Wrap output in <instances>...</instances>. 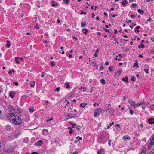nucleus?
Listing matches in <instances>:
<instances>
[{"label": "nucleus", "instance_id": "obj_1", "mask_svg": "<svg viewBox=\"0 0 154 154\" xmlns=\"http://www.w3.org/2000/svg\"><path fill=\"white\" fill-rule=\"evenodd\" d=\"M12 122L15 125H19L22 123V120L19 116L15 115L12 119Z\"/></svg>", "mask_w": 154, "mask_h": 154}, {"label": "nucleus", "instance_id": "obj_2", "mask_svg": "<svg viewBox=\"0 0 154 154\" xmlns=\"http://www.w3.org/2000/svg\"><path fill=\"white\" fill-rule=\"evenodd\" d=\"M104 112V111L103 109L99 108L95 110L94 112V116L95 117H97V116L103 114Z\"/></svg>", "mask_w": 154, "mask_h": 154}, {"label": "nucleus", "instance_id": "obj_3", "mask_svg": "<svg viewBox=\"0 0 154 154\" xmlns=\"http://www.w3.org/2000/svg\"><path fill=\"white\" fill-rule=\"evenodd\" d=\"M76 114H68L66 116V119L67 120L70 118H75L76 117Z\"/></svg>", "mask_w": 154, "mask_h": 154}, {"label": "nucleus", "instance_id": "obj_4", "mask_svg": "<svg viewBox=\"0 0 154 154\" xmlns=\"http://www.w3.org/2000/svg\"><path fill=\"white\" fill-rule=\"evenodd\" d=\"M154 144V135H153L152 137V138L151 140V141L148 145V149L150 148H151L152 146Z\"/></svg>", "mask_w": 154, "mask_h": 154}, {"label": "nucleus", "instance_id": "obj_5", "mask_svg": "<svg viewBox=\"0 0 154 154\" xmlns=\"http://www.w3.org/2000/svg\"><path fill=\"white\" fill-rule=\"evenodd\" d=\"M43 143V142L42 140H39L38 141L35 143L34 145L36 146H41Z\"/></svg>", "mask_w": 154, "mask_h": 154}, {"label": "nucleus", "instance_id": "obj_6", "mask_svg": "<svg viewBox=\"0 0 154 154\" xmlns=\"http://www.w3.org/2000/svg\"><path fill=\"white\" fill-rule=\"evenodd\" d=\"M14 114L13 113H8L7 115V118L9 120H12V119L13 116H14Z\"/></svg>", "mask_w": 154, "mask_h": 154}, {"label": "nucleus", "instance_id": "obj_7", "mask_svg": "<svg viewBox=\"0 0 154 154\" xmlns=\"http://www.w3.org/2000/svg\"><path fill=\"white\" fill-rule=\"evenodd\" d=\"M106 112H108L110 115H112L114 112V111L113 109L112 108L108 109L107 110Z\"/></svg>", "mask_w": 154, "mask_h": 154}, {"label": "nucleus", "instance_id": "obj_8", "mask_svg": "<svg viewBox=\"0 0 154 154\" xmlns=\"http://www.w3.org/2000/svg\"><path fill=\"white\" fill-rule=\"evenodd\" d=\"M122 138L125 141H128L131 139V137L128 135H125L123 136Z\"/></svg>", "mask_w": 154, "mask_h": 154}, {"label": "nucleus", "instance_id": "obj_9", "mask_svg": "<svg viewBox=\"0 0 154 154\" xmlns=\"http://www.w3.org/2000/svg\"><path fill=\"white\" fill-rule=\"evenodd\" d=\"M8 107V109L10 112H15V109L13 108L11 105H9Z\"/></svg>", "mask_w": 154, "mask_h": 154}, {"label": "nucleus", "instance_id": "obj_10", "mask_svg": "<svg viewBox=\"0 0 154 154\" xmlns=\"http://www.w3.org/2000/svg\"><path fill=\"white\" fill-rule=\"evenodd\" d=\"M15 93L14 91H11L9 93V95L10 97L13 98L15 96Z\"/></svg>", "mask_w": 154, "mask_h": 154}, {"label": "nucleus", "instance_id": "obj_11", "mask_svg": "<svg viewBox=\"0 0 154 154\" xmlns=\"http://www.w3.org/2000/svg\"><path fill=\"white\" fill-rule=\"evenodd\" d=\"M76 138L77 140H75V143H78V142L80 141L79 140H82V137H79V136H78L77 137H76Z\"/></svg>", "mask_w": 154, "mask_h": 154}, {"label": "nucleus", "instance_id": "obj_12", "mask_svg": "<svg viewBox=\"0 0 154 154\" xmlns=\"http://www.w3.org/2000/svg\"><path fill=\"white\" fill-rule=\"evenodd\" d=\"M148 122L150 124H154V119L153 118H150L149 119Z\"/></svg>", "mask_w": 154, "mask_h": 154}, {"label": "nucleus", "instance_id": "obj_13", "mask_svg": "<svg viewBox=\"0 0 154 154\" xmlns=\"http://www.w3.org/2000/svg\"><path fill=\"white\" fill-rule=\"evenodd\" d=\"M82 31L84 34H86L88 30L84 28L82 29Z\"/></svg>", "mask_w": 154, "mask_h": 154}, {"label": "nucleus", "instance_id": "obj_14", "mask_svg": "<svg viewBox=\"0 0 154 154\" xmlns=\"http://www.w3.org/2000/svg\"><path fill=\"white\" fill-rule=\"evenodd\" d=\"M87 105V104L86 103H81L80 104V106L82 107H84L85 106Z\"/></svg>", "mask_w": 154, "mask_h": 154}, {"label": "nucleus", "instance_id": "obj_15", "mask_svg": "<svg viewBox=\"0 0 154 154\" xmlns=\"http://www.w3.org/2000/svg\"><path fill=\"white\" fill-rule=\"evenodd\" d=\"M86 25V22H85L84 23L82 21L81 22V26L82 28L84 27H85V26Z\"/></svg>", "mask_w": 154, "mask_h": 154}, {"label": "nucleus", "instance_id": "obj_16", "mask_svg": "<svg viewBox=\"0 0 154 154\" xmlns=\"http://www.w3.org/2000/svg\"><path fill=\"white\" fill-rule=\"evenodd\" d=\"M128 103L131 106H134V103L132 100H130L128 101Z\"/></svg>", "mask_w": 154, "mask_h": 154}, {"label": "nucleus", "instance_id": "obj_17", "mask_svg": "<svg viewBox=\"0 0 154 154\" xmlns=\"http://www.w3.org/2000/svg\"><path fill=\"white\" fill-rule=\"evenodd\" d=\"M138 12L140 14H143L144 13V11L140 9H138L137 10Z\"/></svg>", "mask_w": 154, "mask_h": 154}, {"label": "nucleus", "instance_id": "obj_18", "mask_svg": "<svg viewBox=\"0 0 154 154\" xmlns=\"http://www.w3.org/2000/svg\"><path fill=\"white\" fill-rule=\"evenodd\" d=\"M138 48L139 49H141V48H144L145 47V46L143 44L141 43L139 45H138Z\"/></svg>", "mask_w": 154, "mask_h": 154}, {"label": "nucleus", "instance_id": "obj_19", "mask_svg": "<svg viewBox=\"0 0 154 154\" xmlns=\"http://www.w3.org/2000/svg\"><path fill=\"white\" fill-rule=\"evenodd\" d=\"M133 67H137V68H138L139 67V66L138 65V63L137 61H136V62L133 65Z\"/></svg>", "mask_w": 154, "mask_h": 154}, {"label": "nucleus", "instance_id": "obj_20", "mask_svg": "<svg viewBox=\"0 0 154 154\" xmlns=\"http://www.w3.org/2000/svg\"><path fill=\"white\" fill-rule=\"evenodd\" d=\"M7 44H6V46L8 48H10V47L11 46L10 44V42L8 40H7Z\"/></svg>", "mask_w": 154, "mask_h": 154}, {"label": "nucleus", "instance_id": "obj_21", "mask_svg": "<svg viewBox=\"0 0 154 154\" xmlns=\"http://www.w3.org/2000/svg\"><path fill=\"white\" fill-rule=\"evenodd\" d=\"M122 72V69H121L119 68L118 69V71L116 72V74H117V73H118V75H119Z\"/></svg>", "mask_w": 154, "mask_h": 154}, {"label": "nucleus", "instance_id": "obj_22", "mask_svg": "<svg viewBox=\"0 0 154 154\" xmlns=\"http://www.w3.org/2000/svg\"><path fill=\"white\" fill-rule=\"evenodd\" d=\"M145 104H146V103L144 101H141L138 103V105H139V106L141 105H143Z\"/></svg>", "mask_w": 154, "mask_h": 154}, {"label": "nucleus", "instance_id": "obj_23", "mask_svg": "<svg viewBox=\"0 0 154 154\" xmlns=\"http://www.w3.org/2000/svg\"><path fill=\"white\" fill-rule=\"evenodd\" d=\"M104 152L103 149H102L101 150H99L97 151V154H101L103 153Z\"/></svg>", "mask_w": 154, "mask_h": 154}, {"label": "nucleus", "instance_id": "obj_24", "mask_svg": "<svg viewBox=\"0 0 154 154\" xmlns=\"http://www.w3.org/2000/svg\"><path fill=\"white\" fill-rule=\"evenodd\" d=\"M108 69L110 72H112L114 69V68L112 66H110L108 68Z\"/></svg>", "mask_w": 154, "mask_h": 154}, {"label": "nucleus", "instance_id": "obj_25", "mask_svg": "<svg viewBox=\"0 0 154 154\" xmlns=\"http://www.w3.org/2000/svg\"><path fill=\"white\" fill-rule=\"evenodd\" d=\"M136 80V78L134 76H132L131 78V80L133 82H135Z\"/></svg>", "mask_w": 154, "mask_h": 154}, {"label": "nucleus", "instance_id": "obj_26", "mask_svg": "<svg viewBox=\"0 0 154 154\" xmlns=\"http://www.w3.org/2000/svg\"><path fill=\"white\" fill-rule=\"evenodd\" d=\"M4 151L8 153H11L12 151V149H8L6 150H4Z\"/></svg>", "mask_w": 154, "mask_h": 154}, {"label": "nucleus", "instance_id": "obj_27", "mask_svg": "<svg viewBox=\"0 0 154 154\" xmlns=\"http://www.w3.org/2000/svg\"><path fill=\"white\" fill-rule=\"evenodd\" d=\"M65 85L66 88L67 89H68L70 88V85L68 83H65Z\"/></svg>", "mask_w": 154, "mask_h": 154}, {"label": "nucleus", "instance_id": "obj_28", "mask_svg": "<svg viewBox=\"0 0 154 154\" xmlns=\"http://www.w3.org/2000/svg\"><path fill=\"white\" fill-rule=\"evenodd\" d=\"M100 82H101V83H102V84L103 85H104L106 83V82H105V80L103 79H102L101 80H100Z\"/></svg>", "mask_w": 154, "mask_h": 154}, {"label": "nucleus", "instance_id": "obj_29", "mask_svg": "<svg viewBox=\"0 0 154 154\" xmlns=\"http://www.w3.org/2000/svg\"><path fill=\"white\" fill-rule=\"evenodd\" d=\"M146 148H144L142 151L141 154H145L146 152Z\"/></svg>", "mask_w": 154, "mask_h": 154}, {"label": "nucleus", "instance_id": "obj_30", "mask_svg": "<svg viewBox=\"0 0 154 154\" xmlns=\"http://www.w3.org/2000/svg\"><path fill=\"white\" fill-rule=\"evenodd\" d=\"M52 7H57L58 6V4L57 3H53L52 5Z\"/></svg>", "mask_w": 154, "mask_h": 154}, {"label": "nucleus", "instance_id": "obj_31", "mask_svg": "<svg viewBox=\"0 0 154 154\" xmlns=\"http://www.w3.org/2000/svg\"><path fill=\"white\" fill-rule=\"evenodd\" d=\"M35 84V82L34 81H33L32 82H31L30 84V87H33L34 86Z\"/></svg>", "mask_w": 154, "mask_h": 154}, {"label": "nucleus", "instance_id": "obj_32", "mask_svg": "<svg viewBox=\"0 0 154 154\" xmlns=\"http://www.w3.org/2000/svg\"><path fill=\"white\" fill-rule=\"evenodd\" d=\"M63 2L64 3H66V4H68L69 3V0H63Z\"/></svg>", "mask_w": 154, "mask_h": 154}, {"label": "nucleus", "instance_id": "obj_33", "mask_svg": "<svg viewBox=\"0 0 154 154\" xmlns=\"http://www.w3.org/2000/svg\"><path fill=\"white\" fill-rule=\"evenodd\" d=\"M55 62H53V61H51L50 62V64L52 66H54L55 65Z\"/></svg>", "mask_w": 154, "mask_h": 154}, {"label": "nucleus", "instance_id": "obj_34", "mask_svg": "<svg viewBox=\"0 0 154 154\" xmlns=\"http://www.w3.org/2000/svg\"><path fill=\"white\" fill-rule=\"evenodd\" d=\"M144 71L146 74H148L149 73V69H143Z\"/></svg>", "mask_w": 154, "mask_h": 154}, {"label": "nucleus", "instance_id": "obj_35", "mask_svg": "<svg viewBox=\"0 0 154 154\" xmlns=\"http://www.w3.org/2000/svg\"><path fill=\"white\" fill-rule=\"evenodd\" d=\"M53 119L54 118L53 117H52L49 119L47 120L46 122H49L50 121L53 120Z\"/></svg>", "mask_w": 154, "mask_h": 154}, {"label": "nucleus", "instance_id": "obj_36", "mask_svg": "<svg viewBox=\"0 0 154 154\" xmlns=\"http://www.w3.org/2000/svg\"><path fill=\"white\" fill-rule=\"evenodd\" d=\"M132 6L133 8H136V6H137V5L136 4H132Z\"/></svg>", "mask_w": 154, "mask_h": 154}, {"label": "nucleus", "instance_id": "obj_37", "mask_svg": "<svg viewBox=\"0 0 154 154\" xmlns=\"http://www.w3.org/2000/svg\"><path fill=\"white\" fill-rule=\"evenodd\" d=\"M149 69V68L148 65H145L144 66V69Z\"/></svg>", "mask_w": 154, "mask_h": 154}, {"label": "nucleus", "instance_id": "obj_38", "mask_svg": "<svg viewBox=\"0 0 154 154\" xmlns=\"http://www.w3.org/2000/svg\"><path fill=\"white\" fill-rule=\"evenodd\" d=\"M112 38H114V41H115L117 42V44H119V42H117V41L118 40V38H114V37H113Z\"/></svg>", "mask_w": 154, "mask_h": 154}, {"label": "nucleus", "instance_id": "obj_39", "mask_svg": "<svg viewBox=\"0 0 154 154\" xmlns=\"http://www.w3.org/2000/svg\"><path fill=\"white\" fill-rule=\"evenodd\" d=\"M54 143L57 144H59V141L57 140L56 139H55V140L54 141Z\"/></svg>", "mask_w": 154, "mask_h": 154}, {"label": "nucleus", "instance_id": "obj_40", "mask_svg": "<svg viewBox=\"0 0 154 154\" xmlns=\"http://www.w3.org/2000/svg\"><path fill=\"white\" fill-rule=\"evenodd\" d=\"M125 82H128V77L127 76L125 77Z\"/></svg>", "mask_w": 154, "mask_h": 154}, {"label": "nucleus", "instance_id": "obj_41", "mask_svg": "<svg viewBox=\"0 0 154 154\" xmlns=\"http://www.w3.org/2000/svg\"><path fill=\"white\" fill-rule=\"evenodd\" d=\"M66 102H67V103H66V106H68V105L69 104V101H68V100H66L65 101V103Z\"/></svg>", "mask_w": 154, "mask_h": 154}, {"label": "nucleus", "instance_id": "obj_42", "mask_svg": "<svg viewBox=\"0 0 154 154\" xmlns=\"http://www.w3.org/2000/svg\"><path fill=\"white\" fill-rule=\"evenodd\" d=\"M60 87H59L56 88V89L54 91H59L60 89Z\"/></svg>", "mask_w": 154, "mask_h": 154}, {"label": "nucleus", "instance_id": "obj_43", "mask_svg": "<svg viewBox=\"0 0 154 154\" xmlns=\"http://www.w3.org/2000/svg\"><path fill=\"white\" fill-rule=\"evenodd\" d=\"M130 113L131 115H133L134 113V111L133 110L130 109Z\"/></svg>", "mask_w": 154, "mask_h": 154}, {"label": "nucleus", "instance_id": "obj_44", "mask_svg": "<svg viewBox=\"0 0 154 154\" xmlns=\"http://www.w3.org/2000/svg\"><path fill=\"white\" fill-rule=\"evenodd\" d=\"M99 104L98 103H95L93 104V106H99Z\"/></svg>", "mask_w": 154, "mask_h": 154}, {"label": "nucleus", "instance_id": "obj_45", "mask_svg": "<svg viewBox=\"0 0 154 154\" xmlns=\"http://www.w3.org/2000/svg\"><path fill=\"white\" fill-rule=\"evenodd\" d=\"M118 56L119 57H120L121 58H122L124 57L125 56L124 54H123L122 55H121V54H118Z\"/></svg>", "mask_w": 154, "mask_h": 154}, {"label": "nucleus", "instance_id": "obj_46", "mask_svg": "<svg viewBox=\"0 0 154 154\" xmlns=\"http://www.w3.org/2000/svg\"><path fill=\"white\" fill-rule=\"evenodd\" d=\"M139 106V105H138V103L137 104H134V108H136L137 106Z\"/></svg>", "mask_w": 154, "mask_h": 154}, {"label": "nucleus", "instance_id": "obj_47", "mask_svg": "<svg viewBox=\"0 0 154 154\" xmlns=\"http://www.w3.org/2000/svg\"><path fill=\"white\" fill-rule=\"evenodd\" d=\"M104 30H105L106 32H108V33H110V32L109 31V30H108V29H104Z\"/></svg>", "mask_w": 154, "mask_h": 154}, {"label": "nucleus", "instance_id": "obj_48", "mask_svg": "<svg viewBox=\"0 0 154 154\" xmlns=\"http://www.w3.org/2000/svg\"><path fill=\"white\" fill-rule=\"evenodd\" d=\"M43 42L44 43H47L48 41L47 40H45V39H43Z\"/></svg>", "mask_w": 154, "mask_h": 154}, {"label": "nucleus", "instance_id": "obj_49", "mask_svg": "<svg viewBox=\"0 0 154 154\" xmlns=\"http://www.w3.org/2000/svg\"><path fill=\"white\" fill-rule=\"evenodd\" d=\"M71 125H72V127L74 128H75V127L76 125V124L75 123L71 124Z\"/></svg>", "mask_w": 154, "mask_h": 154}, {"label": "nucleus", "instance_id": "obj_50", "mask_svg": "<svg viewBox=\"0 0 154 154\" xmlns=\"http://www.w3.org/2000/svg\"><path fill=\"white\" fill-rule=\"evenodd\" d=\"M13 83L15 84L16 86H17L18 85V83L17 82H14Z\"/></svg>", "mask_w": 154, "mask_h": 154}, {"label": "nucleus", "instance_id": "obj_51", "mask_svg": "<svg viewBox=\"0 0 154 154\" xmlns=\"http://www.w3.org/2000/svg\"><path fill=\"white\" fill-rule=\"evenodd\" d=\"M135 17V16L134 15V14H132V15H131V18H134Z\"/></svg>", "mask_w": 154, "mask_h": 154}, {"label": "nucleus", "instance_id": "obj_52", "mask_svg": "<svg viewBox=\"0 0 154 154\" xmlns=\"http://www.w3.org/2000/svg\"><path fill=\"white\" fill-rule=\"evenodd\" d=\"M35 27L37 29H39V25L38 24H37L35 26Z\"/></svg>", "mask_w": 154, "mask_h": 154}, {"label": "nucleus", "instance_id": "obj_53", "mask_svg": "<svg viewBox=\"0 0 154 154\" xmlns=\"http://www.w3.org/2000/svg\"><path fill=\"white\" fill-rule=\"evenodd\" d=\"M140 28V26H137L136 27L135 29V30H137V29H139Z\"/></svg>", "mask_w": 154, "mask_h": 154}, {"label": "nucleus", "instance_id": "obj_54", "mask_svg": "<svg viewBox=\"0 0 154 154\" xmlns=\"http://www.w3.org/2000/svg\"><path fill=\"white\" fill-rule=\"evenodd\" d=\"M76 128L77 130H79L80 129V126L79 125H77Z\"/></svg>", "mask_w": 154, "mask_h": 154}, {"label": "nucleus", "instance_id": "obj_55", "mask_svg": "<svg viewBox=\"0 0 154 154\" xmlns=\"http://www.w3.org/2000/svg\"><path fill=\"white\" fill-rule=\"evenodd\" d=\"M44 74H45V72H42V75H41V77H42L43 78L44 77V76H45Z\"/></svg>", "mask_w": 154, "mask_h": 154}, {"label": "nucleus", "instance_id": "obj_56", "mask_svg": "<svg viewBox=\"0 0 154 154\" xmlns=\"http://www.w3.org/2000/svg\"><path fill=\"white\" fill-rule=\"evenodd\" d=\"M68 55H69L68 57L69 58H71L72 57V55L69 54H68L67 55V56H68Z\"/></svg>", "mask_w": 154, "mask_h": 154}, {"label": "nucleus", "instance_id": "obj_57", "mask_svg": "<svg viewBox=\"0 0 154 154\" xmlns=\"http://www.w3.org/2000/svg\"><path fill=\"white\" fill-rule=\"evenodd\" d=\"M143 57V56L142 54H140L138 56V57L140 58H142Z\"/></svg>", "mask_w": 154, "mask_h": 154}, {"label": "nucleus", "instance_id": "obj_58", "mask_svg": "<svg viewBox=\"0 0 154 154\" xmlns=\"http://www.w3.org/2000/svg\"><path fill=\"white\" fill-rule=\"evenodd\" d=\"M146 104L143 105V106H142V108L143 109H145V105Z\"/></svg>", "mask_w": 154, "mask_h": 154}, {"label": "nucleus", "instance_id": "obj_59", "mask_svg": "<svg viewBox=\"0 0 154 154\" xmlns=\"http://www.w3.org/2000/svg\"><path fill=\"white\" fill-rule=\"evenodd\" d=\"M95 15L94 13L92 14V18H94V17Z\"/></svg>", "mask_w": 154, "mask_h": 154}, {"label": "nucleus", "instance_id": "obj_60", "mask_svg": "<svg viewBox=\"0 0 154 154\" xmlns=\"http://www.w3.org/2000/svg\"><path fill=\"white\" fill-rule=\"evenodd\" d=\"M29 111L31 112H33L34 111V110L33 109H31L30 108H29Z\"/></svg>", "mask_w": 154, "mask_h": 154}, {"label": "nucleus", "instance_id": "obj_61", "mask_svg": "<svg viewBox=\"0 0 154 154\" xmlns=\"http://www.w3.org/2000/svg\"><path fill=\"white\" fill-rule=\"evenodd\" d=\"M72 38L75 39V40L76 41L78 40V39L77 38H76V37H75L74 36H72Z\"/></svg>", "mask_w": 154, "mask_h": 154}, {"label": "nucleus", "instance_id": "obj_62", "mask_svg": "<svg viewBox=\"0 0 154 154\" xmlns=\"http://www.w3.org/2000/svg\"><path fill=\"white\" fill-rule=\"evenodd\" d=\"M139 126L141 127L142 128H143V125L142 124H140L139 125Z\"/></svg>", "mask_w": 154, "mask_h": 154}, {"label": "nucleus", "instance_id": "obj_63", "mask_svg": "<svg viewBox=\"0 0 154 154\" xmlns=\"http://www.w3.org/2000/svg\"><path fill=\"white\" fill-rule=\"evenodd\" d=\"M123 2H125V3L126 4H128V2L126 0H124Z\"/></svg>", "mask_w": 154, "mask_h": 154}, {"label": "nucleus", "instance_id": "obj_64", "mask_svg": "<svg viewBox=\"0 0 154 154\" xmlns=\"http://www.w3.org/2000/svg\"><path fill=\"white\" fill-rule=\"evenodd\" d=\"M31 154H38V153L36 152H33L32 153H31Z\"/></svg>", "mask_w": 154, "mask_h": 154}]
</instances>
